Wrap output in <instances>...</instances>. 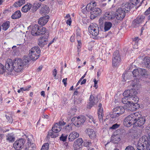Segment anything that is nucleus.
Returning a JSON list of instances; mask_svg holds the SVG:
<instances>
[{
    "mask_svg": "<svg viewBox=\"0 0 150 150\" xmlns=\"http://www.w3.org/2000/svg\"><path fill=\"white\" fill-rule=\"evenodd\" d=\"M30 61L28 57H26L23 60L20 58H16L14 60L8 59L6 62L5 67L9 71L13 70L17 72L22 71L23 69L28 65Z\"/></svg>",
    "mask_w": 150,
    "mask_h": 150,
    "instance_id": "1",
    "label": "nucleus"
},
{
    "mask_svg": "<svg viewBox=\"0 0 150 150\" xmlns=\"http://www.w3.org/2000/svg\"><path fill=\"white\" fill-rule=\"evenodd\" d=\"M146 121L145 117L142 116L139 112H136L131 114L126 117L124 120L125 126L128 127L132 125L139 127L142 126Z\"/></svg>",
    "mask_w": 150,
    "mask_h": 150,
    "instance_id": "2",
    "label": "nucleus"
},
{
    "mask_svg": "<svg viewBox=\"0 0 150 150\" xmlns=\"http://www.w3.org/2000/svg\"><path fill=\"white\" fill-rule=\"evenodd\" d=\"M137 92L135 89H132L125 91L123 94L124 96L127 97L132 101H133L135 104L139 100V98L137 96Z\"/></svg>",
    "mask_w": 150,
    "mask_h": 150,
    "instance_id": "3",
    "label": "nucleus"
},
{
    "mask_svg": "<svg viewBox=\"0 0 150 150\" xmlns=\"http://www.w3.org/2000/svg\"><path fill=\"white\" fill-rule=\"evenodd\" d=\"M40 50L38 46H35L30 50L29 56L30 59L33 61L37 59L40 56Z\"/></svg>",
    "mask_w": 150,
    "mask_h": 150,
    "instance_id": "4",
    "label": "nucleus"
},
{
    "mask_svg": "<svg viewBox=\"0 0 150 150\" xmlns=\"http://www.w3.org/2000/svg\"><path fill=\"white\" fill-rule=\"evenodd\" d=\"M85 117L82 116L78 117H74L72 118L71 121L74 125L76 127H79L83 124L86 121Z\"/></svg>",
    "mask_w": 150,
    "mask_h": 150,
    "instance_id": "5",
    "label": "nucleus"
},
{
    "mask_svg": "<svg viewBox=\"0 0 150 150\" xmlns=\"http://www.w3.org/2000/svg\"><path fill=\"white\" fill-rule=\"evenodd\" d=\"M121 57L118 51H115L113 54L112 58V66L113 67H117L121 62Z\"/></svg>",
    "mask_w": 150,
    "mask_h": 150,
    "instance_id": "6",
    "label": "nucleus"
},
{
    "mask_svg": "<svg viewBox=\"0 0 150 150\" xmlns=\"http://www.w3.org/2000/svg\"><path fill=\"white\" fill-rule=\"evenodd\" d=\"M89 32L93 36H97L99 33V28L96 24H91L88 28Z\"/></svg>",
    "mask_w": 150,
    "mask_h": 150,
    "instance_id": "7",
    "label": "nucleus"
},
{
    "mask_svg": "<svg viewBox=\"0 0 150 150\" xmlns=\"http://www.w3.org/2000/svg\"><path fill=\"white\" fill-rule=\"evenodd\" d=\"M147 139L146 136H144L140 138L138 142L137 145V150H147V146H144V145H141L142 142H145V144H146V143H148L146 142Z\"/></svg>",
    "mask_w": 150,
    "mask_h": 150,
    "instance_id": "8",
    "label": "nucleus"
},
{
    "mask_svg": "<svg viewBox=\"0 0 150 150\" xmlns=\"http://www.w3.org/2000/svg\"><path fill=\"white\" fill-rule=\"evenodd\" d=\"M122 102L124 104H127L129 106V108L128 109L132 110H134V106L135 104H134L133 101H132L127 97L124 96V97L122 98Z\"/></svg>",
    "mask_w": 150,
    "mask_h": 150,
    "instance_id": "9",
    "label": "nucleus"
},
{
    "mask_svg": "<svg viewBox=\"0 0 150 150\" xmlns=\"http://www.w3.org/2000/svg\"><path fill=\"white\" fill-rule=\"evenodd\" d=\"M24 139H21L16 140L13 144V146L16 150H20L22 149L25 143Z\"/></svg>",
    "mask_w": 150,
    "mask_h": 150,
    "instance_id": "10",
    "label": "nucleus"
},
{
    "mask_svg": "<svg viewBox=\"0 0 150 150\" xmlns=\"http://www.w3.org/2000/svg\"><path fill=\"white\" fill-rule=\"evenodd\" d=\"M126 13L125 10H123L121 7L119 8L116 11L115 17L118 20H122L125 16Z\"/></svg>",
    "mask_w": 150,
    "mask_h": 150,
    "instance_id": "11",
    "label": "nucleus"
},
{
    "mask_svg": "<svg viewBox=\"0 0 150 150\" xmlns=\"http://www.w3.org/2000/svg\"><path fill=\"white\" fill-rule=\"evenodd\" d=\"M65 124V122L63 120L60 121L58 123L55 124L54 126L52 127V130L54 132L58 133L62 129V126L64 125Z\"/></svg>",
    "mask_w": 150,
    "mask_h": 150,
    "instance_id": "12",
    "label": "nucleus"
},
{
    "mask_svg": "<svg viewBox=\"0 0 150 150\" xmlns=\"http://www.w3.org/2000/svg\"><path fill=\"white\" fill-rule=\"evenodd\" d=\"M90 18L92 19H94L96 17L100 15L102 13V10L98 8L94 7L91 12Z\"/></svg>",
    "mask_w": 150,
    "mask_h": 150,
    "instance_id": "13",
    "label": "nucleus"
},
{
    "mask_svg": "<svg viewBox=\"0 0 150 150\" xmlns=\"http://www.w3.org/2000/svg\"><path fill=\"white\" fill-rule=\"evenodd\" d=\"M145 17L143 16H138L137 18L132 22V26L134 27H137L143 21Z\"/></svg>",
    "mask_w": 150,
    "mask_h": 150,
    "instance_id": "14",
    "label": "nucleus"
},
{
    "mask_svg": "<svg viewBox=\"0 0 150 150\" xmlns=\"http://www.w3.org/2000/svg\"><path fill=\"white\" fill-rule=\"evenodd\" d=\"M97 98L94 96L93 95H91L89 98V101L88 102L87 108L90 109L94 105L96 104L97 102Z\"/></svg>",
    "mask_w": 150,
    "mask_h": 150,
    "instance_id": "15",
    "label": "nucleus"
},
{
    "mask_svg": "<svg viewBox=\"0 0 150 150\" xmlns=\"http://www.w3.org/2000/svg\"><path fill=\"white\" fill-rule=\"evenodd\" d=\"M112 111L115 112L116 115L118 117L125 112V110L122 107L118 106L114 108Z\"/></svg>",
    "mask_w": 150,
    "mask_h": 150,
    "instance_id": "16",
    "label": "nucleus"
},
{
    "mask_svg": "<svg viewBox=\"0 0 150 150\" xmlns=\"http://www.w3.org/2000/svg\"><path fill=\"white\" fill-rule=\"evenodd\" d=\"M47 38V37L43 36L40 37L38 39V45L41 47L44 46L48 41Z\"/></svg>",
    "mask_w": 150,
    "mask_h": 150,
    "instance_id": "17",
    "label": "nucleus"
},
{
    "mask_svg": "<svg viewBox=\"0 0 150 150\" xmlns=\"http://www.w3.org/2000/svg\"><path fill=\"white\" fill-rule=\"evenodd\" d=\"M49 18V17L48 16L40 18L38 21V23L41 25H44L48 22Z\"/></svg>",
    "mask_w": 150,
    "mask_h": 150,
    "instance_id": "18",
    "label": "nucleus"
},
{
    "mask_svg": "<svg viewBox=\"0 0 150 150\" xmlns=\"http://www.w3.org/2000/svg\"><path fill=\"white\" fill-rule=\"evenodd\" d=\"M115 17V15L114 13L112 14L111 12H106L105 13L103 17L105 20H110L113 19Z\"/></svg>",
    "mask_w": 150,
    "mask_h": 150,
    "instance_id": "19",
    "label": "nucleus"
},
{
    "mask_svg": "<svg viewBox=\"0 0 150 150\" xmlns=\"http://www.w3.org/2000/svg\"><path fill=\"white\" fill-rule=\"evenodd\" d=\"M79 136V134L77 132L74 131L71 132L69 135L68 139L69 141H73Z\"/></svg>",
    "mask_w": 150,
    "mask_h": 150,
    "instance_id": "20",
    "label": "nucleus"
},
{
    "mask_svg": "<svg viewBox=\"0 0 150 150\" xmlns=\"http://www.w3.org/2000/svg\"><path fill=\"white\" fill-rule=\"evenodd\" d=\"M86 132L91 139H93L96 137V134L93 129H86Z\"/></svg>",
    "mask_w": 150,
    "mask_h": 150,
    "instance_id": "21",
    "label": "nucleus"
},
{
    "mask_svg": "<svg viewBox=\"0 0 150 150\" xmlns=\"http://www.w3.org/2000/svg\"><path fill=\"white\" fill-rule=\"evenodd\" d=\"M39 26L38 25L35 24L33 26L31 29V34L33 36L38 35L39 34L38 31L39 30Z\"/></svg>",
    "mask_w": 150,
    "mask_h": 150,
    "instance_id": "22",
    "label": "nucleus"
},
{
    "mask_svg": "<svg viewBox=\"0 0 150 150\" xmlns=\"http://www.w3.org/2000/svg\"><path fill=\"white\" fill-rule=\"evenodd\" d=\"M49 11V7L47 5H43L40 9V13L42 15L47 14Z\"/></svg>",
    "mask_w": 150,
    "mask_h": 150,
    "instance_id": "23",
    "label": "nucleus"
},
{
    "mask_svg": "<svg viewBox=\"0 0 150 150\" xmlns=\"http://www.w3.org/2000/svg\"><path fill=\"white\" fill-rule=\"evenodd\" d=\"M39 30H38V33L39 34L38 35H41L45 34V35H48L47 32L45 28L43 27L42 26L39 27Z\"/></svg>",
    "mask_w": 150,
    "mask_h": 150,
    "instance_id": "24",
    "label": "nucleus"
},
{
    "mask_svg": "<svg viewBox=\"0 0 150 150\" xmlns=\"http://www.w3.org/2000/svg\"><path fill=\"white\" fill-rule=\"evenodd\" d=\"M112 25V23L108 21H105L104 23V30L105 32L108 31L110 29Z\"/></svg>",
    "mask_w": 150,
    "mask_h": 150,
    "instance_id": "25",
    "label": "nucleus"
},
{
    "mask_svg": "<svg viewBox=\"0 0 150 150\" xmlns=\"http://www.w3.org/2000/svg\"><path fill=\"white\" fill-rule=\"evenodd\" d=\"M41 5V2H35L33 6L32 9V12H34Z\"/></svg>",
    "mask_w": 150,
    "mask_h": 150,
    "instance_id": "26",
    "label": "nucleus"
},
{
    "mask_svg": "<svg viewBox=\"0 0 150 150\" xmlns=\"http://www.w3.org/2000/svg\"><path fill=\"white\" fill-rule=\"evenodd\" d=\"M6 140L7 141L13 142L15 139L14 135L12 133L8 134L6 135Z\"/></svg>",
    "mask_w": 150,
    "mask_h": 150,
    "instance_id": "27",
    "label": "nucleus"
},
{
    "mask_svg": "<svg viewBox=\"0 0 150 150\" xmlns=\"http://www.w3.org/2000/svg\"><path fill=\"white\" fill-rule=\"evenodd\" d=\"M21 16V13L20 11H16L12 16L11 18L13 19H17Z\"/></svg>",
    "mask_w": 150,
    "mask_h": 150,
    "instance_id": "28",
    "label": "nucleus"
},
{
    "mask_svg": "<svg viewBox=\"0 0 150 150\" xmlns=\"http://www.w3.org/2000/svg\"><path fill=\"white\" fill-rule=\"evenodd\" d=\"M32 5L31 4L25 5L22 8V11L23 12H26L29 11L31 8Z\"/></svg>",
    "mask_w": 150,
    "mask_h": 150,
    "instance_id": "29",
    "label": "nucleus"
},
{
    "mask_svg": "<svg viewBox=\"0 0 150 150\" xmlns=\"http://www.w3.org/2000/svg\"><path fill=\"white\" fill-rule=\"evenodd\" d=\"M59 134L57 132H55L52 131V130H50L47 134V136H50L51 138H54L58 137Z\"/></svg>",
    "mask_w": 150,
    "mask_h": 150,
    "instance_id": "30",
    "label": "nucleus"
},
{
    "mask_svg": "<svg viewBox=\"0 0 150 150\" xmlns=\"http://www.w3.org/2000/svg\"><path fill=\"white\" fill-rule=\"evenodd\" d=\"M131 4L127 2L124 5H123L121 7L123 10H125V11L127 12L129 11L131 8Z\"/></svg>",
    "mask_w": 150,
    "mask_h": 150,
    "instance_id": "31",
    "label": "nucleus"
},
{
    "mask_svg": "<svg viewBox=\"0 0 150 150\" xmlns=\"http://www.w3.org/2000/svg\"><path fill=\"white\" fill-rule=\"evenodd\" d=\"M10 25V22L9 21H7L3 23L1 25L2 29L6 30L9 28Z\"/></svg>",
    "mask_w": 150,
    "mask_h": 150,
    "instance_id": "32",
    "label": "nucleus"
},
{
    "mask_svg": "<svg viewBox=\"0 0 150 150\" xmlns=\"http://www.w3.org/2000/svg\"><path fill=\"white\" fill-rule=\"evenodd\" d=\"M25 3V0H19L17 2H15L13 6L14 7H16L21 6L23 4Z\"/></svg>",
    "mask_w": 150,
    "mask_h": 150,
    "instance_id": "33",
    "label": "nucleus"
},
{
    "mask_svg": "<svg viewBox=\"0 0 150 150\" xmlns=\"http://www.w3.org/2000/svg\"><path fill=\"white\" fill-rule=\"evenodd\" d=\"M140 76H146L148 74L146 70L144 69L139 68Z\"/></svg>",
    "mask_w": 150,
    "mask_h": 150,
    "instance_id": "34",
    "label": "nucleus"
},
{
    "mask_svg": "<svg viewBox=\"0 0 150 150\" xmlns=\"http://www.w3.org/2000/svg\"><path fill=\"white\" fill-rule=\"evenodd\" d=\"M132 73L133 77H137L140 76L139 68L137 69H134Z\"/></svg>",
    "mask_w": 150,
    "mask_h": 150,
    "instance_id": "35",
    "label": "nucleus"
},
{
    "mask_svg": "<svg viewBox=\"0 0 150 150\" xmlns=\"http://www.w3.org/2000/svg\"><path fill=\"white\" fill-rule=\"evenodd\" d=\"M144 63L145 66L150 69V57L146 58Z\"/></svg>",
    "mask_w": 150,
    "mask_h": 150,
    "instance_id": "36",
    "label": "nucleus"
},
{
    "mask_svg": "<svg viewBox=\"0 0 150 150\" xmlns=\"http://www.w3.org/2000/svg\"><path fill=\"white\" fill-rule=\"evenodd\" d=\"M146 137L147 139V140L146 141V142H148V143H146V144H145V142H142V143L141 144V145H144L143 146H147V150H150V144H149L150 142L149 141V140L148 138V137Z\"/></svg>",
    "mask_w": 150,
    "mask_h": 150,
    "instance_id": "37",
    "label": "nucleus"
},
{
    "mask_svg": "<svg viewBox=\"0 0 150 150\" xmlns=\"http://www.w3.org/2000/svg\"><path fill=\"white\" fill-rule=\"evenodd\" d=\"M137 80H135L133 81H131L129 82V83L130 85L131 86H132V87L133 88H135L136 87H137V86H138L137 85Z\"/></svg>",
    "mask_w": 150,
    "mask_h": 150,
    "instance_id": "38",
    "label": "nucleus"
},
{
    "mask_svg": "<svg viewBox=\"0 0 150 150\" xmlns=\"http://www.w3.org/2000/svg\"><path fill=\"white\" fill-rule=\"evenodd\" d=\"M87 116L89 118V121L90 122L93 123V124H95V119L92 116L90 115H88Z\"/></svg>",
    "mask_w": 150,
    "mask_h": 150,
    "instance_id": "39",
    "label": "nucleus"
},
{
    "mask_svg": "<svg viewBox=\"0 0 150 150\" xmlns=\"http://www.w3.org/2000/svg\"><path fill=\"white\" fill-rule=\"evenodd\" d=\"M49 147V144L48 143H44L42 146L40 150H48Z\"/></svg>",
    "mask_w": 150,
    "mask_h": 150,
    "instance_id": "40",
    "label": "nucleus"
},
{
    "mask_svg": "<svg viewBox=\"0 0 150 150\" xmlns=\"http://www.w3.org/2000/svg\"><path fill=\"white\" fill-rule=\"evenodd\" d=\"M68 135L64 134H62L60 137V139L63 142H65L67 137Z\"/></svg>",
    "mask_w": 150,
    "mask_h": 150,
    "instance_id": "41",
    "label": "nucleus"
},
{
    "mask_svg": "<svg viewBox=\"0 0 150 150\" xmlns=\"http://www.w3.org/2000/svg\"><path fill=\"white\" fill-rule=\"evenodd\" d=\"M81 30L79 27H77L76 31V34L77 38L79 39L80 37Z\"/></svg>",
    "mask_w": 150,
    "mask_h": 150,
    "instance_id": "42",
    "label": "nucleus"
},
{
    "mask_svg": "<svg viewBox=\"0 0 150 150\" xmlns=\"http://www.w3.org/2000/svg\"><path fill=\"white\" fill-rule=\"evenodd\" d=\"M27 141H28V142H27L28 144H27V145H26V148H25L26 149H29V148L30 147V146L32 145L33 144H32L31 143L30 139H29V138H28Z\"/></svg>",
    "mask_w": 150,
    "mask_h": 150,
    "instance_id": "43",
    "label": "nucleus"
},
{
    "mask_svg": "<svg viewBox=\"0 0 150 150\" xmlns=\"http://www.w3.org/2000/svg\"><path fill=\"white\" fill-rule=\"evenodd\" d=\"M83 141L82 139L81 138H79L76 139L74 142V143H76V144H79V145H82L83 143Z\"/></svg>",
    "mask_w": 150,
    "mask_h": 150,
    "instance_id": "44",
    "label": "nucleus"
},
{
    "mask_svg": "<svg viewBox=\"0 0 150 150\" xmlns=\"http://www.w3.org/2000/svg\"><path fill=\"white\" fill-rule=\"evenodd\" d=\"M109 116L112 119L118 117L117 115H116L115 112H114L113 111L109 113Z\"/></svg>",
    "mask_w": 150,
    "mask_h": 150,
    "instance_id": "45",
    "label": "nucleus"
},
{
    "mask_svg": "<svg viewBox=\"0 0 150 150\" xmlns=\"http://www.w3.org/2000/svg\"><path fill=\"white\" fill-rule=\"evenodd\" d=\"M95 7H93V6L90 4V3L89 4H88L86 6V8L87 11H92V9L94 8Z\"/></svg>",
    "mask_w": 150,
    "mask_h": 150,
    "instance_id": "46",
    "label": "nucleus"
},
{
    "mask_svg": "<svg viewBox=\"0 0 150 150\" xmlns=\"http://www.w3.org/2000/svg\"><path fill=\"white\" fill-rule=\"evenodd\" d=\"M103 112H98V117L100 122H103Z\"/></svg>",
    "mask_w": 150,
    "mask_h": 150,
    "instance_id": "47",
    "label": "nucleus"
},
{
    "mask_svg": "<svg viewBox=\"0 0 150 150\" xmlns=\"http://www.w3.org/2000/svg\"><path fill=\"white\" fill-rule=\"evenodd\" d=\"M65 129L67 132H69L72 130V127L69 124L66 126Z\"/></svg>",
    "mask_w": 150,
    "mask_h": 150,
    "instance_id": "48",
    "label": "nucleus"
},
{
    "mask_svg": "<svg viewBox=\"0 0 150 150\" xmlns=\"http://www.w3.org/2000/svg\"><path fill=\"white\" fill-rule=\"evenodd\" d=\"M83 145L86 147H89L91 145V143L90 141H86L83 142Z\"/></svg>",
    "mask_w": 150,
    "mask_h": 150,
    "instance_id": "49",
    "label": "nucleus"
},
{
    "mask_svg": "<svg viewBox=\"0 0 150 150\" xmlns=\"http://www.w3.org/2000/svg\"><path fill=\"white\" fill-rule=\"evenodd\" d=\"M82 145H79V144L74 143V147L75 150H78L79 149L81 146Z\"/></svg>",
    "mask_w": 150,
    "mask_h": 150,
    "instance_id": "50",
    "label": "nucleus"
},
{
    "mask_svg": "<svg viewBox=\"0 0 150 150\" xmlns=\"http://www.w3.org/2000/svg\"><path fill=\"white\" fill-rule=\"evenodd\" d=\"M8 121L9 122L11 123L12 122V119L11 118V116L10 115H5Z\"/></svg>",
    "mask_w": 150,
    "mask_h": 150,
    "instance_id": "51",
    "label": "nucleus"
},
{
    "mask_svg": "<svg viewBox=\"0 0 150 150\" xmlns=\"http://www.w3.org/2000/svg\"><path fill=\"white\" fill-rule=\"evenodd\" d=\"M57 71L56 69H54L52 71V75H53L54 78L55 79H57L58 77L57 76Z\"/></svg>",
    "mask_w": 150,
    "mask_h": 150,
    "instance_id": "52",
    "label": "nucleus"
},
{
    "mask_svg": "<svg viewBox=\"0 0 150 150\" xmlns=\"http://www.w3.org/2000/svg\"><path fill=\"white\" fill-rule=\"evenodd\" d=\"M131 3L133 5H136L139 2V0H130Z\"/></svg>",
    "mask_w": 150,
    "mask_h": 150,
    "instance_id": "53",
    "label": "nucleus"
},
{
    "mask_svg": "<svg viewBox=\"0 0 150 150\" xmlns=\"http://www.w3.org/2000/svg\"><path fill=\"white\" fill-rule=\"evenodd\" d=\"M4 71V66L1 64H0V74H3Z\"/></svg>",
    "mask_w": 150,
    "mask_h": 150,
    "instance_id": "54",
    "label": "nucleus"
},
{
    "mask_svg": "<svg viewBox=\"0 0 150 150\" xmlns=\"http://www.w3.org/2000/svg\"><path fill=\"white\" fill-rule=\"evenodd\" d=\"M119 126L120 125H118L117 124H115L112 125L110 128L111 129H115L119 127Z\"/></svg>",
    "mask_w": 150,
    "mask_h": 150,
    "instance_id": "55",
    "label": "nucleus"
},
{
    "mask_svg": "<svg viewBox=\"0 0 150 150\" xmlns=\"http://www.w3.org/2000/svg\"><path fill=\"white\" fill-rule=\"evenodd\" d=\"M125 150H135L134 147L131 146H128L125 148Z\"/></svg>",
    "mask_w": 150,
    "mask_h": 150,
    "instance_id": "56",
    "label": "nucleus"
},
{
    "mask_svg": "<svg viewBox=\"0 0 150 150\" xmlns=\"http://www.w3.org/2000/svg\"><path fill=\"white\" fill-rule=\"evenodd\" d=\"M112 139L113 141H117L119 140L120 137H117V138L116 137V136L114 134L112 137Z\"/></svg>",
    "mask_w": 150,
    "mask_h": 150,
    "instance_id": "57",
    "label": "nucleus"
},
{
    "mask_svg": "<svg viewBox=\"0 0 150 150\" xmlns=\"http://www.w3.org/2000/svg\"><path fill=\"white\" fill-rule=\"evenodd\" d=\"M71 23V18L67 21L66 23L67 25H70Z\"/></svg>",
    "mask_w": 150,
    "mask_h": 150,
    "instance_id": "58",
    "label": "nucleus"
},
{
    "mask_svg": "<svg viewBox=\"0 0 150 150\" xmlns=\"http://www.w3.org/2000/svg\"><path fill=\"white\" fill-rule=\"evenodd\" d=\"M150 13V7L144 12V14L145 15H147Z\"/></svg>",
    "mask_w": 150,
    "mask_h": 150,
    "instance_id": "59",
    "label": "nucleus"
},
{
    "mask_svg": "<svg viewBox=\"0 0 150 150\" xmlns=\"http://www.w3.org/2000/svg\"><path fill=\"white\" fill-rule=\"evenodd\" d=\"M67 78L64 79L62 80V81L63 83H64V85L65 86L67 84V83L66 82L67 81Z\"/></svg>",
    "mask_w": 150,
    "mask_h": 150,
    "instance_id": "60",
    "label": "nucleus"
},
{
    "mask_svg": "<svg viewBox=\"0 0 150 150\" xmlns=\"http://www.w3.org/2000/svg\"><path fill=\"white\" fill-rule=\"evenodd\" d=\"M31 87V86L30 85H29L27 87H25L24 88V91H28L29 90L28 89L30 88Z\"/></svg>",
    "mask_w": 150,
    "mask_h": 150,
    "instance_id": "61",
    "label": "nucleus"
},
{
    "mask_svg": "<svg viewBox=\"0 0 150 150\" xmlns=\"http://www.w3.org/2000/svg\"><path fill=\"white\" fill-rule=\"evenodd\" d=\"M90 4L93 6V7H94L96 6V3L95 2H91Z\"/></svg>",
    "mask_w": 150,
    "mask_h": 150,
    "instance_id": "62",
    "label": "nucleus"
},
{
    "mask_svg": "<svg viewBox=\"0 0 150 150\" xmlns=\"http://www.w3.org/2000/svg\"><path fill=\"white\" fill-rule=\"evenodd\" d=\"M98 112H103V108L102 107H99Z\"/></svg>",
    "mask_w": 150,
    "mask_h": 150,
    "instance_id": "63",
    "label": "nucleus"
},
{
    "mask_svg": "<svg viewBox=\"0 0 150 150\" xmlns=\"http://www.w3.org/2000/svg\"><path fill=\"white\" fill-rule=\"evenodd\" d=\"M86 79H84L83 80H82L81 82V85H82V84H85L86 82Z\"/></svg>",
    "mask_w": 150,
    "mask_h": 150,
    "instance_id": "64",
    "label": "nucleus"
}]
</instances>
